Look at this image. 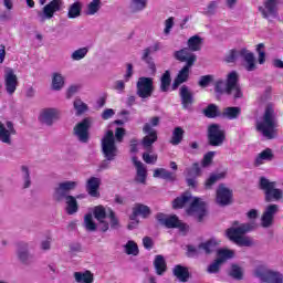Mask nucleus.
<instances>
[{"instance_id": "f257e3e1", "label": "nucleus", "mask_w": 283, "mask_h": 283, "mask_svg": "<svg viewBox=\"0 0 283 283\" xmlns=\"http://www.w3.org/2000/svg\"><path fill=\"white\" fill-rule=\"evenodd\" d=\"M186 205H190L187 209L188 216H193L197 222H203L207 217V202L201 198L192 197L189 192H185L181 197H177L172 201V208L182 209Z\"/></svg>"}, {"instance_id": "f03ea898", "label": "nucleus", "mask_w": 283, "mask_h": 283, "mask_svg": "<svg viewBox=\"0 0 283 283\" xmlns=\"http://www.w3.org/2000/svg\"><path fill=\"white\" fill-rule=\"evenodd\" d=\"M255 223H241L239 221H234L231 228L226 230V238L233 242L238 247H253L255 242L251 237H247L245 233L250 231H254Z\"/></svg>"}, {"instance_id": "7ed1b4c3", "label": "nucleus", "mask_w": 283, "mask_h": 283, "mask_svg": "<svg viewBox=\"0 0 283 283\" xmlns=\"http://www.w3.org/2000/svg\"><path fill=\"white\" fill-rule=\"evenodd\" d=\"M174 57L176 61H180V63H186V65L178 72L177 77L172 83V90H178V86L189 81V72L191 67L196 65L198 56L195 53L189 52L188 49H181L179 51H175Z\"/></svg>"}, {"instance_id": "20e7f679", "label": "nucleus", "mask_w": 283, "mask_h": 283, "mask_svg": "<svg viewBox=\"0 0 283 283\" xmlns=\"http://www.w3.org/2000/svg\"><path fill=\"white\" fill-rule=\"evenodd\" d=\"M256 130L268 140L277 137V116L273 105L269 104L263 113L262 119L256 122Z\"/></svg>"}, {"instance_id": "39448f33", "label": "nucleus", "mask_w": 283, "mask_h": 283, "mask_svg": "<svg viewBox=\"0 0 283 283\" xmlns=\"http://www.w3.org/2000/svg\"><path fill=\"white\" fill-rule=\"evenodd\" d=\"M214 92L217 94H228L233 96L234 99L242 98V87H240V76L238 72L232 71L227 75L226 82L219 80L214 84Z\"/></svg>"}, {"instance_id": "423d86ee", "label": "nucleus", "mask_w": 283, "mask_h": 283, "mask_svg": "<svg viewBox=\"0 0 283 283\" xmlns=\"http://www.w3.org/2000/svg\"><path fill=\"white\" fill-rule=\"evenodd\" d=\"M102 154L105 158L99 165V171L109 168V163L116 160L118 156V147H116V139L114 138V132L107 130L102 138Z\"/></svg>"}, {"instance_id": "0eeeda50", "label": "nucleus", "mask_w": 283, "mask_h": 283, "mask_svg": "<svg viewBox=\"0 0 283 283\" xmlns=\"http://www.w3.org/2000/svg\"><path fill=\"white\" fill-rule=\"evenodd\" d=\"M259 189L263 191L265 202H280V200H283V190L277 188L276 181H270L266 177H261Z\"/></svg>"}, {"instance_id": "6e6552de", "label": "nucleus", "mask_w": 283, "mask_h": 283, "mask_svg": "<svg viewBox=\"0 0 283 283\" xmlns=\"http://www.w3.org/2000/svg\"><path fill=\"white\" fill-rule=\"evenodd\" d=\"M78 187L76 181H61L53 188L52 198L55 202H63L65 199L70 198V191H74Z\"/></svg>"}, {"instance_id": "1a4fd4ad", "label": "nucleus", "mask_w": 283, "mask_h": 283, "mask_svg": "<svg viewBox=\"0 0 283 283\" xmlns=\"http://www.w3.org/2000/svg\"><path fill=\"white\" fill-rule=\"evenodd\" d=\"M154 78L142 76L136 83V95L145 103L154 96Z\"/></svg>"}, {"instance_id": "9d476101", "label": "nucleus", "mask_w": 283, "mask_h": 283, "mask_svg": "<svg viewBox=\"0 0 283 283\" xmlns=\"http://www.w3.org/2000/svg\"><path fill=\"white\" fill-rule=\"evenodd\" d=\"M254 275H255V277H259V280H261V282L283 283V274L282 273H280L277 271L270 270L269 268H266L264 265H259L254 270Z\"/></svg>"}, {"instance_id": "9b49d317", "label": "nucleus", "mask_w": 283, "mask_h": 283, "mask_svg": "<svg viewBox=\"0 0 283 283\" xmlns=\"http://www.w3.org/2000/svg\"><path fill=\"white\" fill-rule=\"evenodd\" d=\"M227 140V132L219 124H211L208 127V143L211 147H222Z\"/></svg>"}, {"instance_id": "f8f14e48", "label": "nucleus", "mask_w": 283, "mask_h": 283, "mask_svg": "<svg viewBox=\"0 0 283 283\" xmlns=\"http://www.w3.org/2000/svg\"><path fill=\"white\" fill-rule=\"evenodd\" d=\"M17 259L22 266H32L34 264V255L30 253V244L28 242L17 243Z\"/></svg>"}, {"instance_id": "ddd939ff", "label": "nucleus", "mask_w": 283, "mask_h": 283, "mask_svg": "<svg viewBox=\"0 0 283 283\" xmlns=\"http://www.w3.org/2000/svg\"><path fill=\"white\" fill-rule=\"evenodd\" d=\"M90 127H92V119L90 117L84 118L74 127L73 134L80 143H88Z\"/></svg>"}, {"instance_id": "4468645a", "label": "nucleus", "mask_w": 283, "mask_h": 283, "mask_svg": "<svg viewBox=\"0 0 283 283\" xmlns=\"http://www.w3.org/2000/svg\"><path fill=\"white\" fill-rule=\"evenodd\" d=\"M280 211V206L275 203L268 205L261 216V227L263 229H271L275 220V214Z\"/></svg>"}, {"instance_id": "2eb2a0df", "label": "nucleus", "mask_w": 283, "mask_h": 283, "mask_svg": "<svg viewBox=\"0 0 283 283\" xmlns=\"http://www.w3.org/2000/svg\"><path fill=\"white\" fill-rule=\"evenodd\" d=\"M19 87V77L11 67L4 69V90L9 96H12Z\"/></svg>"}, {"instance_id": "dca6fc26", "label": "nucleus", "mask_w": 283, "mask_h": 283, "mask_svg": "<svg viewBox=\"0 0 283 283\" xmlns=\"http://www.w3.org/2000/svg\"><path fill=\"white\" fill-rule=\"evenodd\" d=\"M12 136H17L14 123L7 120L6 124H3V122H0V143L12 145Z\"/></svg>"}, {"instance_id": "f3484780", "label": "nucleus", "mask_w": 283, "mask_h": 283, "mask_svg": "<svg viewBox=\"0 0 283 283\" xmlns=\"http://www.w3.org/2000/svg\"><path fill=\"white\" fill-rule=\"evenodd\" d=\"M61 6H63V1L61 0H52L50 3L43 7L42 12L38 13L40 22L43 23L48 19H52L54 17V12L61 11Z\"/></svg>"}, {"instance_id": "a211bd4d", "label": "nucleus", "mask_w": 283, "mask_h": 283, "mask_svg": "<svg viewBox=\"0 0 283 283\" xmlns=\"http://www.w3.org/2000/svg\"><path fill=\"white\" fill-rule=\"evenodd\" d=\"M156 220L159 222V224L166 227V229H185V224L180 222L176 214L169 217L165 213L159 212L156 216Z\"/></svg>"}, {"instance_id": "6ab92c4d", "label": "nucleus", "mask_w": 283, "mask_h": 283, "mask_svg": "<svg viewBox=\"0 0 283 283\" xmlns=\"http://www.w3.org/2000/svg\"><path fill=\"white\" fill-rule=\"evenodd\" d=\"M61 118V111L57 108H44L40 113L39 120L42 125H46L48 127H52L55 120Z\"/></svg>"}, {"instance_id": "aec40b11", "label": "nucleus", "mask_w": 283, "mask_h": 283, "mask_svg": "<svg viewBox=\"0 0 283 283\" xmlns=\"http://www.w3.org/2000/svg\"><path fill=\"white\" fill-rule=\"evenodd\" d=\"M263 19L268 21H273V19H277V0H266L263 3V7L259 8Z\"/></svg>"}, {"instance_id": "412c9836", "label": "nucleus", "mask_w": 283, "mask_h": 283, "mask_svg": "<svg viewBox=\"0 0 283 283\" xmlns=\"http://www.w3.org/2000/svg\"><path fill=\"white\" fill-rule=\"evenodd\" d=\"M158 50H160L159 42L144 49L142 53V61H144V63L147 64L148 69L150 70V72H153V74H156V62H154V57H151V53L158 52Z\"/></svg>"}, {"instance_id": "4be33fe9", "label": "nucleus", "mask_w": 283, "mask_h": 283, "mask_svg": "<svg viewBox=\"0 0 283 283\" xmlns=\"http://www.w3.org/2000/svg\"><path fill=\"white\" fill-rule=\"evenodd\" d=\"M143 133L146 134L142 140L144 149H151V145L158 140V132L151 128V124H145L143 127Z\"/></svg>"}, {"instance_id": "5701e85b", "label": "nucleus", "mask_w": 283, "mask_h": 283, "mask_svg": "<svg viewBox=\"0 0 283 283\" xmlns=\"http://www.w3.org/2000/svg\"><path fill=\"white\" fill-rule=\"evenodd\" d=\"M239 54L243 59V67L247 72H255L258 70V62H255V54L253 52L241 49Z\"/></svg>"}, {"instance_id": "b1692460", "label": "nucleus", "mask_w": 283, "mask_h": 283, "mask_svg": "<svg viewBox=\"0 0 283 283\" xmlns=\"http://www.w3.org/2000/svg\"><path fill=\"white\" fill-rule=\"evenodd\" d=\"M233 198V192L231 189L227 188L223 184L219 185L217 189V205L221 207H227L231 205Z\"/></svg>"}, {"instance_id": "393cba45", "label": "nucleus", "mask_w": 283, "mask_h": 283, "mask_svg": "<svg viewBox=\"0 0 283 283\" xmlns=\"http://www.w3.org/2000/svg\"><path fill=\"white\" fill-rule=\"evenodd\" d=\"M93 216L95 220H97V222L102 224L101 231L103 233H106V231H109V223L105 221V218H107V210H105V207L103 206L95 207L93 210Z\"/></svg>"}, {"instance_id": "a878e982", "label": "nucleus", "mask_w": 283, "mask_h": 283, "mask_svg": "<svg viewBox=\"0 0 283 283\" xmlns=\"http://www.w3.org/2000/svg\"><path fill=\"white\" fill-rule=\"evenodd\" d=\"M133 164L136 167L135 182H138L139 185H146L147 167H145V164H143V161L138 160L137 157H133Z\"/></svg>"}, {"instance_id": "bb28decb", "label": "nucleus", "mask_w": 283, "mask_h": 283, "mask_svg": "<svg viewBox=\"0 0 283 283\" xmlns=\"http://www.w3.org/2000/svg\"><path fill=\"white\" fill-rule=\"evenodd\" d=\"M179 96L181 98V105L184 109H191L193 105V93L187 85H182L179 90Z\"/></svg>"}, {"instance_id": "cd10ccee", "label": "nucleus", "mask_w": 283, "mask_h": 283, "mask_svg": "<svg viewBox=\"0 0 283 283\" xmlns=\"http://www.w3.org/2000/svg\"><path fill=\"white\" fill-rule=\"evenodd\" d=\"M86 191L91 198H101V178L98 177H91L86 180Z\"/></svg>"}, {"instance_id": "c85d7f7f", "label": "nucleus", "mask_w": 283, "mask_h": 283, "mask_svg": "<svg viewBox=\"0 0 283 283\" xmlns=\"http://www.w3.org/2000/svg\"><path fill=\"white\" fill-rule=\"evenodd\" d=\"M219 247H220V240H218L217 238H211L199 244V249H201V253H205L206 255H211V253H216Z\"/></svg>"}, {"instance_id": "c756f323", "label": "nucleus", "mask_w": 283, "mask_h": 283, "mask_svg": "<svg viewBox=\"0 0 283 283\" xmlns=\"http://www.w3.org/2000/svg\"><path fill=\"white\" fill-rule=\"evenodd\" d=\"M202 43L203 40L200 35H192L187 41L188 48H184V50H188L191 54H193L192 52H200L202 50Z\"/></svg>"}, {"instance_id": "7c9ffc66", "label": "nucleus", "mask_w": 283, "mask_h": 283, "mask_svg": "<svg viewBox=\"0 0 283 283\" xmlns=\"http://www.w3.org/2000/svg\"><path fill=\"white\" fill-rule=\"evenodd\" d=\"M228 275L237 282H242V280H244V268L240 266L238 263H232L228 271Z\"/></svg>"}, {"instance_id": "2f4dec72", "label": "nucleus", "mask_w": 283, "mask_h": 283, "mask_svg": "<svg viewBox=\"0 0 283 283\" xmlns=\"http://www.w3.org/2000/svg\"><path fill=\"white\" fill-rule=\"evenodd\" d=\"M153 264L157 275H165L167 273V261H165V256L160 254L156 255Z\"/></svg>"}, {"instance_id": "473e14b6", "label": "nucleus", "mask_w": 283, "mask_h": 283, "mask_svg": "<svg viewBox=\"0 0 283 283\" xmlns=\"http://www.w3.org/2000/svg\"><path fill=\"white\" fill-rule=\"evenodd\" d=\"M240 114H242V108L238 106H229L223 109L221 116L228 118V120H235V118L240 117Z\"/></svg>"}, {"instance_id": "72a5a7b5", "label": "nucleus", "mask_w": 283, "mask_h": 283, "mask_svg": "<svg viewBox=\"0 0 283 283\" xmlns=\"http://www.w3.org/2000/svg\"><path fill=\"white\" fill-rule=\"evenodd\" d=\"M74 279L77 283H94V274L92 271L74 272Z\"/></svg>"}, {"instance_id": "f704fd0d", "label": "nucleus", "mask_w": 283, "mask_h": 283, "mask_svg": "<svg viewBox=\"0 0 283 283\" xmlns=\"http://www.w3.org/2000/svg\"><path fill=\"white\" fill-rule=\"evenodd\" d=\"M172 275L179 280V282L189 281V270L182 265H175L172 270Z\"/></svg>"}, {"instance_id": "c9c22d12", "label": "nucleus", "mask_w": 283, "mask_h": 283, "mask_svg": "<svg viewBox=\"0 0 283 283\" xmlns=\"http://www.w3.org/2000/svg\"><path fill=\"white\" fill-rule=\"evenodd\" d=\"M83 12V2L75 1L69 7L67 19H78Z\"/></svg>"}, {"instance_id": "e433bc0d", "label": "nucleus", "mask_w": 283, "mask_h": 283, "mask_svg": "<svg viewBox=\"0 0 283 283\" xmlns=\"http://www.w3.org/2000/svg\"><path fill=\"white\" fill-rule=\"evenodd\" d=\"M51 87L55 92H61L65 87V77L61 73H53Z\"/></svg>"}, {"instance_id": "4c0bfd02", "label": "nucleus", "mask_w": 283, "mask_h": 283, "mask_svg": "<svg viewBox=\"0 0 283 283\" xmlns=\"http://www.w3.org/2000/svg\"><path fill=\"white\" fill-rule=\"evenodd\" d=\"M154 178H163V180H176V175L165 168H157L154 170Z\"/></svg>"}, {"instance_id": "58836bf2", "label": "nucleus", "mask_w": 283, "mask_h": 283, "mask_svg": "<svg viewBox=\"0 0 283 283\" xmlns=\"http://www.w3.org/2000/svg\"><path fill=\"white\" fill-rule=\"evenodd\" d=\"M64 200L66 202V213L69 216H74V213L78 211V201H76V197L70 196Z\"/></svg>"}, {"instance_id": "ea45409f", "label": "nucleus", "mask_w": 283, "mask_h": 283, "mask_svg": "<svg viewBox=\"0 0 283 283\" xmlns=\"http://www.w3.org/2000/svg\"><path fill=\"white\" fill-rule=\"evenodd\" d=\"M147 1L149 0H130V3H129L130 12H133V14L143 12V10L147 8Z\"/></svg>"}, {"instance_id": "a19ab883", "label": "nucleus", "mask_w": 283, "mask_h": 283, "mask_svg": "<svg viewBox=\"0 0 283 283\" xmlns=\"http://www.w3.org/2000/svg\"><path fill=\"white\" fill-rule=\"evenodd\" d=\"M203 115L206 116V118H218L219 116H221L220 108L216 104H209L203 109Z\"/></svg>"}, {"instance_id": "79ce46f5", "label": "nucleus", "mask_w": 283, "mask_h": 283, "mask_svg": "<svg viewBox=\"0 0 283 283\" xmlns=\"http://www.w3.org/2000/svg\"><path fill=\"white\" fill-rule=\"evenodd\" d=\"M171 86V72L165 71L160 77V92H169Z\"/></svg>"}, {"instance_id": "37998d69", "label": "nucleus", "mask_w": 283, "mask_h": 283, "mask_svg": "<svg viewBox=\"0 0 283 283\" xmlns=\"http://www.w3.org/2000/svg\"><path fill=\"white\" fill-rule=\"evenodd\" d=\"M21 171H22V188L30 189V187H32V178L30 177V168H28V166H22Z\"/></svg>"}, {"instance_id": "c03bdc74", "label": "nucleus", "mask_w": 283, "mask_h": 283, "mask_svg": "<svg viewBox=\"0 0 283 283\" xmlns=\"http://www.w3.org/2000/svg\"><path fill=\"white\" fill-rule=\"evenodd\" d=\"M273 150H271V148H266L256 156L255 165H262L264 160H273Z\"/></svg>"}, {"instance_id": "a18cd8bd", "label": "nucleus", "mask_w": 283, "mask_h": 283, "mask_svg": "<svg viewBox=\"0 0 283 283\" xmlns=\"http://www.w3.org/2000/svg\"><path fill=\"white\" fill-rule=\"evenodd\" d=\"M182 138H185V129L182 127H176L172 132L170 145H180Z\"/></svg>"}, {"instance_id": "49530a36", "label": "nucleus", "mask_w": 283, "mask_h": 283, "mask_svg": "<svg viewBox=\"0 0 283 283\" xmlns=\"http://www.w3.org/2000/svg\"><path fill=\"white\" fill-rule=\"evenodd\" d=\"M217 255H218L217 260H219L221 264H224L227 260H231V258H233L234 252L229 249H219L217 250Z\"/></svg>"}, {"instance_id": "de8ad7c7", "label": "nucleus", "mask_w": 283, "mask_h": 283, "mask_svg": "<svg viewBox=\"0 0 283 283\" xmlns=\"http://www.w3.org/2000/svg\"><path fill=\"white\" fill-rule=\"evenodd\" d=\"M151 214V209H149L148 206L138 203L134 208V218H137L138 216H143V218H147Z\"/></svg>"}, {"instance_id": "09e8293b", "label": "nucleus", "mask_w": 283, "mask_h": 283, "mask_svg": "<svg viewBox=\"0 0 283 283\" xmlns=\"http://www.w3.org/2000/svg\"><path fill=\"white\" fill-rule=\"evenodd\" d=\"M73 107L76 112V116H83L85 112H87L88 107L85 102H83L81 98H75L73 102Z\"/></svg>"}, {"instance_id": "8fccbe9b", "label": "nucleus", "mask_w": 283, "mask_h": 283, "mask_svg": "<svg viewBox=\"0 0 283 283\" xmlns=\"http://www.w3.org/2000/svg\"><path fill=\"white\" fill-rule=\"evenodd\" d=\"M101 10V0H92L86 6V14L88 17H94Z\"/></svg>"}, {"instance_id": "3c124183", "label": "nucleus", "mask_w": 283, "mask_h": 283, "mask_svg": "<svg viewBox=\"0 0 283 283\" xmlns=\"http://www.w3.org/2000/svg\"><path fill=\"white\" fill-rule=\"evenodd\" d=\"M185 174L186 176H188V178H198V176L202 174V170L200 169V164H192L191 168H186Z\"/></svg>"}, {"instance_id": "603ef678", "label": "nucleus", "mask_w": 283, "mask_h": 283, "mask_svg": "<svg viewBox=\"0 0 283 283\" xmlns=\"http://www.w3.org/2000/svg\"><path fill=\"white\" fill-rule=\"evenodd\" d=\"M124 251L126 255H138L139 253L138 244H136L134 241H128L124 245Z\"/></svg>"}, {"instance_id": "864d4df0", "label": "nucleus", "mask_w": 283, "mask_h": 283, "mask_svg": "<svg viewBox=\"0 0 283 283\" xmlns=\"http://www.w3.org/2000/svg\"><path fill=\"white\" fill-rule=\"evenodd\" d=\"M84 228L86 231H96V222H94V217L92 213L84 216Z\"/></svg>"}, {"instance_id": "5fc2aeb1", "label": "nucleus", "mask_w": 283, "mask_h": 283, "mask_svg": "<svg viewBox=\"0 0 283 283\" xmlns=\"http://www.w3.org/2000/svg\"><path fill=\"white\" fill-rule=\"evenodd\" d=\"M87 52H90L87 46L77 49L71 54V59L72 61H82L84 56H87Z\"/></svg>"}, {"instance_id": "6e6d98bb", "label": "nucleus", "mask_w": 283, "mask_h": 283, "mask_svg": "<svg viewBox=\"0 0 283 283\" xmlns=\"http://www.w3.org/2000/svg\"><path fill=\"white\" fill-rule=\"evenodd\" d=\"M226 176H227V174H224V172L211 175L206 181V189H211V187H213V185H216L217 180H222V178H224Z\"/></svg>"}, {"instance_id": "4d7b16f0", "label": "nucleus", "mask_w": 283, "mask_h": 283, "mask_svg": "<svg viewBox=\"0 0 283 283\" xmlns=\"http://www.w3.org/2000/svg\"><path fill=\"white\" fill-rule=\"evenodd\" d=\"M264 48V43H259L256 45V52L259 54L258 62L260 65H264L266 63V52L262 51Z\"/></svg>"}, {"instance_id": "13d9d810", "label": "nucleus", "mask_w": 283, "mask_h": 283, "mask_svg": "<svg viewBox=\"0 0 283 283\" xmlns=\"http://www.w3.org/2000/svg\"><path fill=\"white\" fill-rule=\"evenodd\" d=\"M213 83V75H203L199 78L198 85L199 87H209Z\"/></svg>"}, {"instance_id": "bf43d9fd", "label": "nucleus", "mask_w": 283, "mask_h": 283, "mask_svg": "<svg viewBox=\"0 0 283 283\" xmlns=\"http://www.w3.org/2000/svg\"><path fill=\"white\" fill-rule=\"evenodd\" d=\"M213 156H216V151L207 153L201 161V167H210V165L213 163Z\"/></svg>"}, {"instance_id": "052dcab7", "label": "nucleus", "mask_w": 283, "mask_h": 283, "mask_svg": "<svg viewBox=\"0 0 283 283\" xmlns=\"http://www.w3.org/2000/svg\"><path fill=\"white\" fill-rule=\"evenodd\" d=\"M108 217L111 219V229H118V227H120V223L118 221V218H116V213L112 209H108Z\"/></svg>"}, {"instance_id": "680f3d73", "label": "nucleus", "mask_w": 283, "mask_h": 283, "mask_svg": "<svg viewBox=\"0 0 283 283\" xmlns=\"http://www.w3.org/2000/svg\"><path fill=\"white\" fill-rule=\"evenodd\" d=\"M202 253L200 245L198 248L193 245H187V256L188 258H196V255H200Z\"/></svg>"}, {"instance_id": "e2e57ef3", "label": "nucleus", "mask_w": 283, "mask_h": 283, "mask_svg": "<svg viewBox=\"0 0 283 283\" xmlns=\"http://www.w3.org/2000/svg\"><path fill=\"white\" fill-rule=\"evenodd\" d=\"M143 160L147 165H156V163L158 160V155H150L148 153H144L143 154Z\"/></svg>"}, {"instance_id": "0e129e2a", "label": "nucleus", "mask_w": 283, "mask_h": 283, "mask_svg": "<svg viewBox=\"0 0 283 283\" xmlns=\"http://www.w3.org/2000/svg\"><path fill=\"white\" fill-rule=\"evenodd\" d=\"M220 266H222V263L216 259L207 269L208 273H219Z\"/></svg>"}, {"instance_id": "69168bd1", "label": "nucleus", "mask_w": 283, "mask_h": 283, "mask_svg": "<svg viewBox=\"0 0 283 283\" xmlns=\"http://www.w3.org/2000/svg\"><path fill=\"white\" fill-rule=\"evenodd\" d=\"M69 249L71 255H77V253H81V251H83V247L78 242L70 243Z\"/></svg>"}, {"instance_id": "338daca9", "label": "nucleus", "mask_w": 283, "mask_h": 283, "mask_svg": "<svg viewBox=\"0 0 283 283\" xmlns=\"http://www.w3.org/2000/svg\"><path fill=\"white\" fill-rule=\"evenodd\" d=\"M235 59H238V51L235 49H232L226 55V63H234Z\"/></svg>"}, {"instance_id": "774afa93", "label": "nucleus", "mask_w": 283, "mask_h": 283, "mask_svg": "<svg viewBox=\"0 0 283 283\" xmlns=\"http://www.w3.org/2000/svg\"><path fill=\"white\" fill-rule=\"evenodd\" d=\"M171 28H174V17H170L165 21L164 34H170Z\"/></svg>"}]
</instances>
